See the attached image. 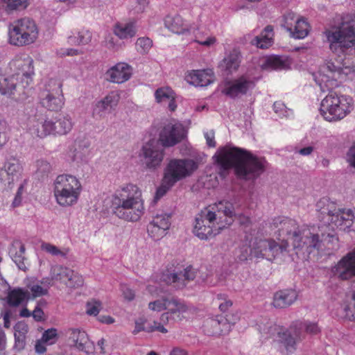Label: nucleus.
Instances as JSON below:
<instances>
[{"label":"nucleus","instance_id":"19","mask_svg":"<svg viewBox=\"0 0 355 355\" xmlns=\"http://www.w3.org/2000/svg\"><path fill=\"white\" fill-rule=\"evenodd\" d=\"M196 276V270L189 266L183 270H175L173 272L166 271L162 275V279L167 284L173 286L176 289H182L193 280Z\"/></svg>","mask_w":355,"mask_h":355},{"label":"nucleus","instance_id":"56","mask_svg":"<svg viewBox=\"0 0 355 355\" xmlns=\"http://www.w3.org/2000/svg\"><path fill=\"white\" fill-rule=\"evenodd\" d=\"M166 300H168V297H164L151 302L148 304V308L152 311L158 312L166 310Z\"/></svg>","mask_w":355,"mask_h":355},{"label":"nucleus","instance_id":"60","mask_svg":"<svg viewBox=\"0 0 355 355\" xmlns=\"http://www.w3.org/2000/svg\"><path fill=\"white\" fill-rule=\"evenodd\" d=\"M24 184H20V186L19 187V188L17 189L16 196L13 200V202L12 204V207H16L21 205V200H22L21 195L24 192Z\"/></svg>","mask_w":355,"mask_h":355},{"label":"nucleus","instance_id":"6","mask_svg":"<svg viewBox=\"0 0 355 355\" xmlns=\"http://www.w3.org/2000/svg\"><path fill=\"white\" fill-rule=\"evenodd\" d=\"M322 101L320 114L328 121L343 119L352 110L354 101L349 96L338 93L332 89Z\"/></svg>","mask_w":355,"mask_h":355},{"label":"nucleus","instance_id":"45","mask_svg":"<svg viewBox=\"0 0 355 355\" xmlns=\"http://www.w3.org/2000/svg\"><path fill=\"white\" fill-rule=\"evenodd\" d=\"M69 273H71V270L62 266H55L51 270V279L60 281L64 284H65Z\"/></svg>","mask_w":355,"mask_h":355},{"label":"nucleus","instance_id":"53","mask_svg":"<svg viewBox=\"0 0 355 355\" xmlns=\"http://www.w3.org/2000/svg\"><path fill=\"white\" fill-rule=\"evenodd\" d=\"M58 339L57 329L55 328H51L44 331L42 336V341L49 345L54 344Z\"/></svg>","mask_w":355,"mask_h":355},{"label":"nucleus","instance_id":"63","mask_svg":"<svg viewBox=\"0 0 355 355\" xmlns=\"http://www.w3.org/2000/svg\"><path fill=\"white\" fill-rule=\"evenodd\" d=\"M121 290L123 293V297L128 301H131L135 298V293L129 287L125 285L121 286Z\"/></svg>","mask_w":355,"mask_h":355},{"label":"nucleus","instance_id":"40","mask_svg":"<svg viewBox=\"0 0 355 355\" xmlns=\"http://www.w3.org/2000/svg\"><path fill=\"white\" fill-rule=\"evenodd\" d=\"M273 27L268 25L259 35L254 38L252 44L256 45L259 49H268L273 43Z\"/></svg>","mask_w":355,"mask_h":355},{"label":"nucleus","instance_id":"31","mask_svg":"<svg viewBox=\"0 0 355 355\" xmlns=\"http://www.w3.org/2000/svg\"><path fill=\"white\" fill-rule=\"evenodd\" d=\"M189 309V306L181 299L173 297L166 300V310L173 317L174 322L181 321L184 318L183 314Z\"/></svg>","mask_w":355,"mask_h":355},{"label":"nucleus","instance_id":"48","mask_svg":"<svg viewBox=\"0 0 355 355\" xmlns=\"http://www.w3.org/2000/svg\"><path fill=\"white\" fill-rule=\"evenodd\" d=\"M41 249L52 256L66 257L68 253L67 250H60L57 246L49 243H42Z\"/></svg>","mask_w":355,"mask_h":355},{"label":"nucleus","instance_id":"61","mask_svg":"<svg viewBox=\"0 0 355 355\" xmlns=\"http://www.w3.org/2000/svg\"><path fill=\"white\" fill-rule=\"evenodd\" d=\"M24 184H20V186L19 187V188L17 189L16 196L13 200V202L12 204V207H16L21 205V200H22L21 195L24 192Z\"/></svg>","mask_w":355,"mask_h":355},{"label":"nucleus","instance_id":"52","mask_svg":"<svg viewBox=\"0 0 355 355\" xmlns=\"http://www.w3.org/2000/svg\"><path fill=\"white\" fill-rule=\"evenodd\" d=\"M194 41L201 45L209 46L216 42V38L214 37H207L204 38V31L198 28L197 32L195 33Z\"/></svg>","mask_w":355,"mask_h":355},{"label":"nucleus","instance_id":"59","mask_svg":"<svg viewBox=\"0 0 355 355\" xmlns=\"http://www.w3.org/2000/svg\"><path fill=\"white\" fill-rule=\"evenodd\" d=\"M31 291L34 297L43 296L48 293V290L43 288L40 285H33L31 288Z\"/></svg>","mask_w":355,"mask_h":355},{"label":"nucleus","instance_id":"33","mask_svg":"<svg viewBox=\"0 0 355 355\" xmlns=\"http://www.w3.org/2000/svg\"><path fill=\"white\" fill-rule=\"evenodd\" d=\"M291 329L298 338L302 339L305 338V333L316 336L321 331V329L316 322L310 321L295 322L291 325Z\"/></svg>","mask_w":355,"mask_h":355},{"label":"nucleus","instance_id":"24","mask_svg":"<svg viewBox=\"0 0 355 355\" xmlns=\"http://www.w3.org/2000/svg\"><path fill=\"white\" fill-rule=\"evenodd\" d=\"M119 94L116 92L109 93L101 101H97L93 107L92 115L96 119H101L107 112H110L118 104Z\"/></svg>","mask_w":355,"mask_h":355},{"label":"nucleus","instance_id":"46","mask_svg":"<svg viewBox=\"0 0 355 355\" xmlns=\"http://www.w3.org/2000/svg\"><path fill=\"white\" fill-rule=\"evenodd\" d=\"M266 62L268 65L273 69H285L290 65L287 58L279 55L270 57Z\"/></svg>","mask_w":355,"mask_h":355},{"label":"nucleus","instance_id":"26","mask_svg":"<svg viewBox=\"0 0 355 355\" xmlns=\"http://www.w3.org/2000/svg\"><path fill=\"white\" fill-rule=\"evenodd\" d=\"M24 112L27 116V127L29 130L32 134L42 138L43 137L39 135L37 130H42L44 123L50 121V120L44 119L42 113L39 112L33 105H28Z\"/></svg>","mask_w":355,"mask_h":355},{"label":"nucleus","instance_id":"32","mask_svg":"<svg viewBox=\"0 0 355 355\" xmlns=\"http://www.w3.org/2000/svg\"><path fill=\"white\" fill-rule=\"evenodd\" d=\"M106 74L111 82L122 83L130 78L132 71L128 64L125 63H118L109 69Z\"/></svg>","mask_w":355,"mask_h":355},{"label":"nucleus","instance_id":"58","mask_svg":"<svg viewBox=\"0 0 355 355\" xmlns=\"http://www.w3.org/2000/svg\"><path fill=\"white\" fill-rule=\"evenodd\" d=\"M7 124L5 121L0 120V149L7 143Z\"/></svg>","mask_w":355,"mask_h":355},{"label":"nucleus","instance_id":"18","mask_svg":"<svg viewBox=\"0 0 355 355\" xmlns=\"http://www.w3.org/2000/svg\"><path fill=\"white\" fill-rule=\"evenodd\" d=\"M239 320L237 314H226L208 318L204 324L205 331L209 336L219 335L230 331L232 325Z\"/></svg>","mask_w":355,"mask_h":355},{"label":"nucleus","instance_id":"15","mask_svg":"<svg viewBox=\"0 0 355 355\" xmlns=\"http://www.w3.org/2000/svg\"><path fill=\"white\" fill-rule=\"evenodd\" d=\"M73 123L69 114H59L53 120L46 121L42 125V130H37L41 137L53 134L55 135H67L73 128Z\"/></svg>","mask_w":355,"mask_h":355},{"label":"nucleus","instance_id":"55","mask_svg":"<svg viewBox=\"0 0 355 355\" xmlns=\"http://www.w3.org/2000/svg\"><path fill=\"white\" fill-rule=\"evenodd\" d=\"M86 312L89 315H97L101 309V303L99 301L92 300L86 304Z\"/></svg>","mask_w":355,"mask_h":355},{"label":"nucleus","instance_id":"9","mask_svg":"<svg viewBox=\"0 0 355 355\" xmlns=\"http://www.w3.org/2000/svg\"><path fill=\"white\" fill-rule=\"evenodd\" d=\"M198 168V164L191 159H171L164 171V185L171 188L178 182L191 176Z\"/></svg>","mask_w":355,"mask_h":355},{"label":"nucleus","instance_id":"57","mask_svg":"<svg viewBox=\"0 0 355 355\" xmlns=\"http://www.w3.org/2000/svg\"><path fill=\"white\" fill-rule=\"evenodd\" d=\"M92 33L89 31L87 30H82L78 32V40L79 44H88L91 40H92Z\"/></svg>","mask_w":355,"mask_h":355},{"label":"nucleus","instance_id":"16","mask_svg":"<svg viewBox=\"0 0 355 355\" xmlns=\"http://www.w3.org/2000/svg\"><path fill=\"white\" fill-rule=\"evenodd\" d=\"M255 80L248 75H242L237 78L227 81L222 93L231 98L245 95L255 87Z\"/></svg>","mask_w":355,"mask_h":355},{"label":"nucleus","instance_id":"20","mask_svg":"<svg viewBox=\"0 0 355 355\" xmlns=\"http://www.w3.org/2000/svg\"><path fill=\"white\" fill-rule=\"evenodd\" d=\"M331 273L340 280H348L355 277V248L331 268Z\"/></svg>","mask_w":355,"mask_h":355},{"label":"nucleus","instance_id":"37","mask_svg":"<svg viewBox=\"0 0 355 355\" xmlns=\"http://www.w3.org/2000/svg\"><path fill=\"white\" fill-rule=\"evenodd\" d=\"M156 101L159 103H168V108L173 112L177 107L175 101V93L170 87H160L155 92Z\"/></svg>","mask_w":355,"mask_h":355},{"label":"nucleus","instance_id":"10","mask_svg":"<svg viewBox=\"0 0 355 355\" xmlns=\"http://www.w3.org/2000/svg\"><path fill=\"white\" fill-rule=\"evenodd\" d=\"M343 64L340 62L336 64L332 61H327L321 67L320 71L313 74L315 83L318 85L322 92L333 89L336 87L338 84L336 80V75L338 76L342 73H347L344 70L347 69Z\"/></svg>","mask_w":355,"mask_h":355},{"label":"nucleus","instance_id":"44","mask_svg":"<svg viewBox=\"0 0 355 355\" xmlns=\"http://www.w3.org/2000/svg\"><path fill=\"white\" fill-rule=\"evenodd\" d=\"M36 167L35 175L37 178L40 180H44L47 178L53 169L50 162L42 159L36 162Z\"/></svg>","mask_w":355,"mask_h":355},{"label":"nucleus","instance_id":"25","mask_svg":"<svg viewBox=\"0 0 355 355\" xmlns=\"http://www.w3.org/2000/svg\"><path fill=\"white\" fill-rule=\"evenodd\" d=\"M276 331L277 332L279 341L285 346V348L289 352L295 351L297 343L303 340L302 338H298L293 334V331L291 329V326L288 329L282 331H278L277 326L276 324H270L266 334H268V337H270V336L274 335ZM266 338H268V336H266Z\"/></svg>","mask_w":355,"mask_h":355},{"label":"nucleus","instance_id":"27","mask_svg":"<svg viewBox=\"0 0 355 355\" xmlns=\"http://www.w3.org/2000/svg\"><path fill=\"white\" fill-rule=\"evenodd\" d=\"M294 17L293 13H288L285 15L284 27L291 33V36L295 39H303L307 36L310 26L307 21L303 18H297L295 21L294 27L289 24V20H293Z\"/></svg>","mask_w":355,"mask_h":355},{"label":"nucleus","instance_id":"30","mask_svg":"<svg viewBox=\"0 0 355 355\" xmlns=\"http://www.w3.org/2000/svg\"><path fill=\"white\" fill-rule=\"evenodd\" d=\"M89 140L85 137H78L71 149V157L74 162L85 161L89 155Z\"/></svg>","mask_w":355,"mask_h":355},{"label":"nucleus","instance_id":"39","mask_svg":"<svg viewBox=\"0 0 355 355\" xmlns=\"http://www.w3.org/2000/svg\"><path fill=\"white\" fill-rule=\"evenodd\" d=\"M164 25L169 31L178 35L189 31L187 24L179 15L166 16L164 19Z\"/></svg>","mask_w":355,"mask_h":355},{"label":"nucleus","instance_id":"11","mask_svg":"<svg viewBox=\"0 0 355 355\" xmlns=\"http://www.w3.org/2000/svg\"><path fill=\"white\" fill-rule=\"evenodd\" d=\"M41 105L51 111H58L64 105L62 83L56 80H50L39 94Z\"/></svg>","mask_w":355,"mask_h":355},{"label":"nucleus","instance_id":"50","mask_svg":"<svg viewBox=\"0 0 355 355\" xmlns=\"http://www.w3.org/2000/svg\"><path fill=\"white\" fill-rule=\"evenodd\" d=\"M137 51L141 54L148 53L153 46V41L148 37H139L136 42Z\"/></svg>","mask_w":355,"mask_h":355},{"label":"nucleus","instance_id":"35","mask_svg":"<svg viewBox=\"0 0 355 355\" xmlns=\"http://www.w3.org/2000/svg\"><path fill=\"white\" fill-rule=\"evenodd\" d=\"M297 297V294L295 290L279 291L275 294L272 304L275 308L284 309L291 305Z\"/></svg>","mask_w":355,"mask_h":355},{"label":"nucleus","instance_id":"42","mask_svg":"<svg viewBox=\"0 0 355 355\" xmlns=\"http://www.w3.org/2000/svg\"><path fill=\"white\" fill-rule=\"evenodd\" d=\"M15 348L20 351L25 348L26 342V334L28 331V327L24 322H18L14 327Z\"/></svg>","mask_w":355,"mask_h":355},{"label":"nucleus","instance_id":"64","mask_svg":"<svg viewBox=\"0 0 355 355\" xmlns=\"http://www.w3.org/2000/svg\"><path fill=\"white\" fill-rule=\"evenodd\" d=\"M347 161L355 168V145L352 146L347 153Z\"/></svg>","mask_w":355,"mask_h":355},{"label":"nucleus","instance_id":"3","mask_svg":"<svg viewBox=\"0 0 355 355\" xmlns=\"http://www.w3.org/2000/svg\"><path fill=\"white\" fill-rule=\"evenodd\" d=\"M240 205L234 202L221 200L202 209L195 218L193 232L201 240H207L218 234L221 230L232 223V217L241 215Z\"/></svg>","mask_w":355,"mask_h":355},{"label":"nucleus","instance_id":"1","mask_svg":"<svg viewBox=\"0 0 355 355\" xmlns=\"http://www.w3.org/2000/svg\"><path fill=\"white\" fill-rule=\"evenodd\" d=\"M272 226L277 229L281 243H277L273 239L256 240L250 248V256L272 261L284 252L292 257L291 252L293 250L298 257L302 256L305 258L313 250L320 248L325 236V233L319 232L320 227L318 230L300 227L295 220L284 216L274 218Z\"/></svg>","mask_w":355,"mask_h":355},{"label":"nucleus","instance_id":"28","mask_svg":"<svg viewBox=\"0 0 355 355\" xmlns=\"http://www.w3.org/2000/svg\"><path fill=\"white\" fill-rule=\"evenodd\" d=\"M186 80L196 87H205L214 81V73L211 69L193 70L189 72Z\"/></svg>","mask_w":355,"mask_h":355},{"label":"nucleus","instance_id":"29","mask_svg":"<svg viewBox=\"0 0 355 355\" xmlns=\"http://www.w3.org/2000/svg\"><path fill=\"white\" fill-rule=\"evenodd\" d=\"M315 207L318 212V218L324 223V225L327 226L333 214L336 213L337 209L336 203L327 198H322L317 202Z\"/></svg>","mask_w":355,"mask_h":355},{"label":"nucleus","instance_id":"47","mask_svg":"<svg viewBox=\"0 0 355 355\" xmlns=\"http://www.w3.org/2000/svg\"><path fill=\"white\" fill-rule=\"evenodd\" d=\"M6 6V10L10 12L13 10L25 9L28 5V0H0Z\"/></svg>","mask_w":355,"mask_h":355},{"label":"nucleus","instance_id":"2","mask_svg":"<svg viewBox=\"0 0 355 355\" xmlns=\"http://www.w3.org/2000/svg\"><path fill=\"white\" fill-rule=\"evenodd\" d=\"M213 159L219 168V174L225 177L234 168L237 177L244 180L257 178L265 170L264 158L253 155L244 149L225 146L220 147Z\"/></svg>","mask_w":355,"mask_h":355},{"label":"nucleus","instance_id":"41","mask_svg":"<svg viewBox=\"0 0 355 355\" xmlns=\"http://www.w3.org/2000/svg\"><path fill=\"white\" fill-rule=\"evenodd\" d=\"M114 33L121 40H128L136 35L137 28L135 22L116 24L114 28Z\"/></svg>","mask_w":355,"mask_h":355},{"label":"nucleus","instance_id":"34","mask_svg":"<svg viewBox=\"0 0 355 355\" xmlns=\"http://www.w3.org/2000/svg\"><path fill=\"white\" fill-rule=\"evenodd\" d=\"M69 339L79 351L89 352L91 343L85 331L78 329H71L69 330Z\"/></svg>","mask_w":355,"mask_h":355},{"label":"nucleus","instance_id":"21","mask_svg":"<svg viewBox=\"0 0 355 355\" xmlns=\"http://www.w3.org/2000/svg\"><path fill=\"white\" fill-rule=\"evenodd\" d=\"M19 85H21L19 76L12 75L11 76L6 77L3 75H0V92L1 94L11 96L17 93L18 98L24 99L29 95L31 88L27 87L23 89L21 87L19 88Z\"/></svg>","mask_w":355,"mask_h":355},{"label":"nucleus","instance_id":"22","mask_svg":"<svg viewBox=\"0 0 355 355\" xmlns=\"http://www.w3.org/2000/svg\"><path fill=\"white\" fill-rule=\"evenodd\" d=\"M327 227L332 230L337 227L343 230L352 228L354 230L355 215L351 209L337 208Z\"/></svg>","mask_w":355,"mask_h":355},{"label":"nucleus","instance_id":"13","mask_svg":"<svg viewBox=\"0 0 355 355\" xmlns=\"http://www.w3.org/2000/svg\"><path fill=\"white\" fill-rule=\"evenodd\" d=\"M187 135L183 125L174 121L164 124L156 140L162 147L168 148L181 142Z\"/></svg>","mask_w":355,"mask_h":355},{"label":"nucleus","instance_id":"54","mask_svg":"<svg viewBox=\"0 0 355 355\" xmlns=\"http://www.w3.org/2000/svg\"><path fill=\"white\" fill-rule=\"evenodd\" d=\"M273 110L276 114L280 117H288L292 114V111L287 109L286 105L280 101L275 102L273 104Z\"/></svg>","mask_w":355,"mask_h":355},{"label":"nucleus","instance_id":"23","mask_svg":"<svg viewBox=\"0 0 355 355\" xmlns=\"http://www.w3.org/2000/svg\"><path fill=\"white\" fill-rule=\"evenodd\" d=\"M170 225L169 215L157 214L147 226L148 234L153 240L159 241L166 235Z\"/></svg>","mask_w":355,"mask_h":355},{"label":"nucleus","instance_id":"51","mask_svg":"<svg viewBox=\"0 0 355 355\" xmlns=\"http://www.w3.org/2000/svg\"><path fill=\"white\" fill-rule=\"evenodd\" d=\"M344 311L345 318L351 321L355 320V288L352 291L349 304L345 307Z\"/></svg>","mask_w":355,"mask_h":355},{"label":"nucleus","instance_id":"38","mask_svg":"<svg viewBox=\"0 0 355 355\" xmlns=\"http://www.w3.org/2000/svg\"><path fill=\"white\" fill-rule=\"evenodd\" d=\"M241 60V55L237 49H233L221 61L220 67L227 73H232L239 69Z\"/></svg>","mask_w":355,"mask_h":355},{"label":"nucleus","instance_id":"8","mask_svg":"<svg viewBox=\"0 0 355 355\" xmlns=\"http://www.w3.org/2000/svg\"><path fill=\"white\" fill-rule=\"evenodd\" d=\"M38 36L35 21L29 18L14 21L8 27V40L10 44L23 46L33 44Z\"/></svg>","mask_w":355,"mask_h":355},{"label":"nucleus","instance_id":"36","mask_svg":"<svg viewBox=\"0 0 355 355\" xmlns=\"http://www.w3.org/2000/svg\"><path fill=\"white\" fill-rule=\"evenodd\" d=\"M25 247L20 241H14L9 249V254L19 269L26 271L27 269L25 263Z\"/></svg>","mask_w":355,"mask_h":355},{"label":"nucleus","instance_id":"62","mask_svg":"<svg viewBox=\"0 0 355 355\" xmlns=\"http://www.w3.org/2000/svg\"><path fill=\"white\" fill-rule=\"evenodd\" d=\"M32 316L37 322L44 321L45 320L44 311L40 307L35 306L32 312Z\"/></svg>","mask_w":355,"mask_h":355},{"label":"nucleus","instance_id":"49","mask_svg":"<svg viewBox=\"0 0 355 355\" xmlns=\"http://www.w3.org/2000/svg\"><path fill=\"white\" fill-rule=\"evenodd\" d=\"M83 277L71 270V273L69 274L64 284L69 288H77L83 286Z\"/></svg>","mask_w":355,"mask_h":355},{"label":"nucleus","instance_id":"17","mask_svg":"<svg viewBox=\"0 0 355 355\" xmlns=\"http://www.w3.org/2000/svg\"><path fill=\"white\" fill-rule=\"evenodd\" d=\"M22 173V166L15 157H10L0 169V187L11 189L15 182L19 181Z\"/></svg>","mask_w":355,"mask_h":355},{"label":"nucleus","instance_id":"7","mask_svg":"<svg viewBox=\"0 0 355 355\" xmlns=\"http://www.w3.org/2000/svg\"><path fill=\"white\" fill-rule=\"evenodd\" d=\"M53 186L54 196L59 205L69 207L78 202L82 191V185L76 176L59 175L54 180Z\"/></svg>","mask_w":355,"mask_h":355},{"label":"nucleus","instance_id":"14","mask_svg":"<svg viewBox=\"0 0 355 355\" xmlns=\"http://www.w3.org/2000/svg\"><path fill=\"white\" fill-rule=\"evenodd\" d=\"M10 67L15 71L14 76H19V80L21 81V85L18 87L23 89L29 87L33 79L32 76L34 75V67L33 59L27 55L24 58L20 56L15 57L10 62Z\"/></svg>","mask_w":355,"mask_h":355},{"label":"nucleus","instance_id":"43","mask_svg":"<svg viewBox=\"0 0 355 355\" xmlns=\"http://www.w3.org/2000/svg\"><path fill=\"white\" fill-rule=\"evenodd\" d=\"M29 292L20 288H14L8 295V303L11 306H18L29 299Z\"/></svg>","mask_w":355,"mask_h":355},{"label":"nucleus","instance_id":"12","mask_svg":"<svg viewBox=\"0 0 355 355\" xmlns=\"http://www.w3.org/2000/svg\"><path fill=\"white\" fill-rule=\"evenodd\" d=\"M139 157L146 168L154 171L161 166L164 157V150L158 141L150 139L143 145Z\"/></svg>","mask_w":355,"mask_h":355},{"label":"nucleus","instance_id":"4","mask_svg":"<svg viewBox=\"0 0 355 355\" xmlns=\"http://www.w3.org/2000/svg\"><path fill=\"white\" fill-rule=\"evenodd\" d=\"M112 213L120 219L138 221L144 214V202L137 186L129 184L116 191L112 196Z\"/></svg>","mask_w":355,"mask_h":355},{"label":"nucleus","instance_id":"5","mask_svg":"<svg viewBox=\"0 0 355 355\" xmlns=\"http://www.w3.org/2000/svg\"><path fill=\"white\" fill-rule=\"evenodd\" d=\"M331 51L338 55L345 54L355 48V15L343 19L334 31L325 32Z\"/></svg>","mask_w":355,"mask_h":355}]
</instances>
